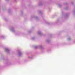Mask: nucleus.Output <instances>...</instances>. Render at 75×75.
Returning a JSON list of instances; mask_svg holds the SVG:
<instances>
[{
	"mask_svg": "<svg viewBox=\"0 0 75 75\" xmlns=\"http://www.w3.org/2000/svg\"><path fill=\"white\" fill-rule=\"evenodd\" d=\"M5 50L6 51V52H8V51H9V50L7 48H6L5 49Z\"/></svg>",
	"mask_w": 75,
	"mask_h": 75,
	"instance_id": "f257e3e1",
	"label": "nucleus"
},
{
	"mask_svg": "<svg viewBox=\"0 0 75 75\" xmlns=\"http://www.w3.org/2000/svg\"><path fill=\"white\" fill-rule=\"evenodd\" d=\"M21 54V53H19V56H20V54Z\"/></svg>",
	"mask_w": 75,
	"mask_h": 75,
	"instance_id": "f03ea898",
	"label": "nucleus"
},
{
	"mask_svg": "<svg viewBox=\"0 0 75 75\" xmlns=\"http://www.w3.org/2000/svg\"><path fill=\"white\" fill-rule=\"evenodd\" d=\"M34 39V38H32V39L33 40Z\"/></svg>",
	"mask_w": 75,
	"mask_h": 75,
	"instance_id": "7ed1b4c3",
	"label": "nucleus"
},
{
	"mask_svg": "<svg viewBox=\"0 0 75 75\" xmlns=\"http://www.w3.org/2000/svg\"><path fill=\"white\" fill-rule=\"evenodd\" d=\"M40 33H40H40H39V34H40Z\"/></svg>",
	"mask_w": 75,
	"mask_h": 75,
	"instance_id": "20e7f679",
	"label": "nucleus"
},
{
	"mask_svg": "<svg viewBox=\"0 0 75 75\" xmlns=\"http://www.w3.org/2000/svg\"><path fill=\"white\" fill-rule=\"evenodd\" d=\"M68 40H69V39H68Z\"/></svg>",
	"mask_w": 75,
	"mask_h": 75,
	"instance_id": "39448f33",
	"label": "nucleus"
},
{
	"mask_svg": "<svg viewBox=\"0 0 75 75\" xmlns=\"http://www.w3.org/2000/svg\"><path fill=\"white\" fill-rule=\"evenodd\" d=\"M35 48H36V47H35Z\"/></svg>",
	"mask_w": 75,
	"mask_h": 75,
	"instance_id": "423d86ee",
	"label": "nucleus"
},
{
	"mask_svg": "<svg viewBox=\"0 0 75 75\" xmlns=\"http://www.w3.org/2000/svg\"><path fill=\"white\" fill-rule=\"evenodd\" d=\"M11 30L12 31V30Z\"/></svg>",
	"mask_w": 75,
	"mask_h": 75,
	"instance_id": "0eeeda50",
	"label": "nucleus"
}]
</instances>
